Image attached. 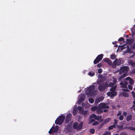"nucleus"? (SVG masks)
Wrapping results in <instances>:
<instances>
[{"instance_id": "obj_19", "label": "nucleus", "mask_w": 135, "mask_h": 135, "mask_svg": "<svg viewBox=\"0 0 135 135\" xmlns=\"http://www.w3.org/2000/svg\"><path fill=\"white\" fill-rule=\"evenodd\" d=\"M93 116L94 118L98 120L100 119L102 117V116H97L95 114L93 115Z\"/></svg>"}, {"instance_id": "obj_24", "label": "nucleus", "mask_w": 135, "mask_h": 135, "mask_svg": "<svg viewBox=\"0 0 135 135\" xmlns=\"http://www.w3.org/2000/svg\"><path fill=\"white\" fill-rule=\"evenodd\" d=\"M110 118H107L104 121V122L105 123V124L107 123H108L109 121L110 120Z\"/></svg>"}, {"instance_id": "obj_17", "label": "nucleus", "mask_w": 135, "mask_h": 135, "mask_svg": "<svg viewBox=\"0 0 135 135\" xmlns=\"http://www.w3.org/2000/svg\"><path fill=\"white\" fill-rule=\"evenodd\" d=\"M103 54H101L98 55L97 57V59H99L100 61L102 59L103 57Z\"/></svg>"}, {"instance_id": "obj_20", "label": "nucleus", "mask_w": 135, "mask_h": 135, "mask_svg": "<svg viewBox=\"0 0 135 135\" xmlns=\"http://www.w3.org/2000/svg\"><path fill=\"white\" fill-rule=\"evenodd\" d=\"M132 115H130L127 116L126 117V120L127 121H129L132 119Z\"/></svg>"}, {"instance_id": "obj_12", "label": "nucleus", "mask_w": 135, "mask_h": 135, "mask_svg": "<svg viewBox=\"0 0 135 135\" xmlns=\"http://www.w3.org/2000/svg\"><path fill=\"white\" fill-rule=\"evenodd\" d=\"M103 112V110L102 109V108H99V107H98V108L97 109V110H96V112L98 114H100L101 113Z\"/></svg>"}, {"instance_id": "obj_58", "label": "nucleus", "mask_w": 135, "mask_h": 135, "mask_svg": "<svg viewBox=\"0 0 135 135\" xmlns=\"http://www.w3.org/2000/svg\"><path fill=\"white\" fill-rule=\"evenodd\" d=\"M95 121V120L94 119H92L91 120V122H93Z\"/></svg>"}, {"instance_id": "obj_23", "label": "nucleus", "mask_w": 135, "mask_h": 135, "mask_svg": "<svg viewBox=\"0 0 135 135\" xmlns=\"http://www.w3.org/2000/svg\"><path fill=\"white\" fill-rule=\"evenodd\" d=\"M116 87L114 86L113 87L111 88L110 89V91H111V92H115V91L116 90Z\"/></svg>"}, {"instance_id": "obj_34", "label": "nucleus", "mask_w": 135, "mask_h": 135, "mask_svg": "<svg viewBox=\"0 0 135 135\" xmlns=\"http://www.w3.org/2000/svg\"><path fill=\"white\" fill-rule=\"evenodd\" d=\"M128 81H124V88L126 87L127 86V85L128 84Z\"/></svg>"}, {"instance_id": "obj_33", "label": "nucleus", "mask_w": 135, "mask_h": 135, "mask_svg": "<svg viewBox=\"0 0 135 135\" xmlns=\"http://www.w3.org/2000/svg\"><path fill=\"white\" fill-rule=\"evenodd\" d=\"M111 133L109 131H106L103 135H110Z\"/></svg>"}, {"instance_id": "obj_63", "label": "nucleus", "mask_w": 135, "mask_h": 135, "mask_svg": "<svg viewBox=\"0 0 135 135\" xmlns=\"http://www.w3.org/2000/svg\"><path fill=\"white\" fill-rule=\"evenodd\" d=\"M132 107H135V104H134L133 105Z\"/></svg>"}, {"instance_id": "obj_1", "label": "nucleus", "mask_w": 135, "mask_h": 135, "mask_svg": "<svg viewBox=\"0 0 135 135\" xmlns=\"http://www.w3.org/2000/svg\"><path fill=\"white\" fill-rule=\"evenodd\" d=\"M83 124V122H81L79 124L77 122H75L74 123L73 127L74 129L78 131L80 130L82 128Z\"/></svg>"}, {"instance_id": "obj_36", "label": "nucleus", "mask_w": 135, "mask_h": 135, "mask_svg": "<svg viewBox=\"0 0 135 135\" xmlns=\"http://www.w3.org/2000/svg\"><path fill=\"white\" fill-rule=\"evenodd\" d=\"M107 63L109 65H111L112 64V61L109 59L108 60V61L107 62Z\"/></svg>"}, {"instance_id": "obj_43", "label": "nucleus", "mask_w": 135, "mask_h": 135, "mask_svg": "<svg viewBox=\"0 0 135 135\" xmlns=\"http://www.w3.org/2000/svg\"><path fill=\"white\" fill-rule=\"evenodd\" d=\"M102 81V80H99L97 82V84H99V85L101 84Z\"/></svg>"}, {"instance_id": "obj_11", "label": "nucleus", "mask_w": 135, "mask_h": 135, "mask_svg": "<svg viewBox=\"0 0 135 135\" xmlns=\"http://www.w3.org/2000/svg\"><path fill=\"white\" fill-rule=\"evenodd\" d=\"M117 93L116 92H110L108 94V95L110 96L111 97H113L117 95Z\"/></svg>"}, {"instance_id": "obj_60", "label": "nucleus", "mask_w": 135, "mask_h": 135, "mask_svg": "<svg viewBox=\"0 0 135 135\" xmlns=\"http://www.w3.org/2000/svg\"><path fill=\"white\" fill-rule=\"evenodd\" d=\"M126 38H128V37H129V36H128V35H126Z\"/></svg>"}, {"instance_id": "obj_59", "label": "nucleus", "mask_w": 135, "mask_h": 135, "mask_svg": "<svg viewBox=\"0 0 135 135\" xmlns=\"http://www.w3.org/2000/svg\"><path fill=\"white\" fill-rule=\"evenodd\" d=\"M117 42H113V44H116L117 43Z\"/></svg>"}, {"instance_id": "obj_30", "label": "nucleus", "mask_w": 135, "mask_h": 135, "mask_svg": "<svg viewBox=\"0 0 135 135\" xmlns=\"http://www.w3.org/2000/svg\"><path fill=\"white\" fill-rule=\"evenodd\" d=\"M88 111L87 110H85V111H83V114L84 115V116H86L88 114Z\"/></svg>"}, {"instance_id": "obj_64", "label": "nucleus", "mask_w": 135, "mask_h": 135, "mask_svg": "<svg viewBox=\"0 0 135 135\" xmlns=\"http://www.w3.org/2000/svg\"><path fill=\"white\" fill-rule=\"evenodd\" d=\"M133 103L134 104H135V101H134L133 102Z\"/></svg>"}, {"instance_id": "obj_53", "label": "nucleus", "mask_w": 135, "mask_h": 135, "mask_svg": "<svg viewBox=\"0 0 135 135\" xmlns=\"http://www.w3.org/2000/svg\"><path fill=\"white\" fill-rule=\"evenodd\" d=\"M102 65V64L100 63H99L98 64L97 66L99 68H100L101 67Z\"/></svg>"}, {"instance_id": "obj_42", "label": "nucleus", "mask_w": 135, "mask_h": 135, "mask_svg": "<svg viewBox=\"0 0 135 135\" xmlns=\"http://www.w3.org/2000/svg\"><path fill=\"white\" fill-rule=\"evenodd\" d=\"M114 123L113 124L115 125L116 126L118 123L117 120L116 119H115L114 120Z\"/></svg>"}, {"instance_id": "obj_41", "label": "nucleus", "mask_w": 135, "mask_h": 135, "mask_svg": "<svg viewBox=\"0 0 135 135\" xmlns=\"http://www.w3.org/2000/svg\"><path fill=\"white\" fill-rule=\"evenodd\" d=\"M89 74L90 76H94L95 75V73H91V72H90L89 73Z\"/></svg>"}, {"instance_id": "obj_15", "label": "nucleus", "mask_w": 135, "mask_h": 135, "mask_svg": "<svg viewBox=\"0 0 135 135\" xmlns=\"http://www.w3.org/2000/svg\"><path fill=\"white\" fill-rule=\"evenodd\" d=\"M116 127V125L113 124L109 127H108V129L110 131L111 130L113 129L114 128H115Z\"/></svg>"}, {"instance_id": "obj_39", "label": "nucleus", "mask_w": 135, "mask_h": 135, "mask_svg": "<svg viewBox=\"0 0 135 135\" xmlns=\"http://www.w3.org/2000/svg\"><path fill=\"white\" fill-rule=\"evenodd\" d=\"M99 122H98L96 121L94 122L93 124V126L97 125L99 124Z\"/></svg>"}, {"instance_id": "obj_8", "label": "nucleus", "mask_w": 135, "mask_h": 135, "mask_svg": "<svg viewBox=\"0 0 135 135\" xmlns=\"http://www.w3.org/2000/svg\"><path fill=\"white\" fill-rule=\"evenodd\" d=\"M129 69V68L127 66H123L121 67L120 69V70L122 71V72L124 73H126V74H127Z\"/></svg>"}, {"instance_id": "obj_27", "label": "nucleus", "mask_w": 135, "mask_h": 135, "mask_svg": "<svg viewBox=\"0 0 135 135\" xmlns=\"http://www.w3.org/2000/svg\"><path fill=\"white\" fill-rule=\"evenodd\" d=\"M105 124L103 122V123H102L101 124H100L98 126V128L100 129Z\"/></svg>"}, {"instance_id": "obj_10", "label": "nucleus", "mask_w": 135, "mask_h": 135, "mask_svg": "<svg viewBox=\"0 0 135 135\" xmlns=\"http://www.w3.org/2000/svg\"><path fill=\"white\" fill-rule=\"evenodd\" d=\"M125 80L127 81H129V84L133 85L134 83V81L130 77L128 76L126 78Z\"/></svg>"}, {"instance_id": "obj_4", "label": "nucleus", "mask_w": 135, "mask_h": 135, "mask_svg": "<svg viewBox=\"0 0 135 135\" xmlns=\"http://www.w3.org/2000/svg\"><path fill=\"white\" fill-rule=\"evenodd\" d=\"M58 130L59 126H56L55 127H52L49 131V133L50 134L56 133L57 132Z\"/></svg>"}, {"instance_id": "obj_55", "label": "nucleus", "mask_w": 135, "mask_h": 135, "mask_svg": "<svg viewBox=\"0 0 135 135\" xmlns=\"http://www.w3.org/2000/svg\"><path fill=\"white\" fill-rule=\"evenodd\" d=\"M108 110L107 109H104L103 110V112H107L108 111Z\"/></svg>"}, {"instance_id": "obj_25", "label": "nucleus", "mask_w": 135, "mask_h": 135, "mask_svg": "<svg viewBox=\"0 0 135 135\" xmlns=\"http://www.w3.org/2000/svg\"><path fill=\"white\" fill-rule=\"evenodd\" d=\"M122 94L123 96L125 97H129V95L127 93L123 92L122 93Z\"/></svg>"}, {"instance_id": "obj_16", "label": "nucleus", "mask_w": 135, "mask_h": 135, "mask_svg": "<svg viewBox=\"0 0 135 135\" xmlns=\"http://www.w3.org/2000/svg\"><path fill=\"white\" fill-rule=\"evenodd\" d=\"M105 84L107 87L109 86L112 87L114 85L113 83L112 82L110 83L109 84L107 82H105Z\"/></svg>"}, {"instance_id": "obj_9", "label": "nucleus", "mask_w": 135, "mask_h": 135, "mask_svg": "<svg viewBox=\"0 0 135 135\" xmlns=\"http://www.w3.org/2000/svg\"><path fill=\"white\" fill-rule=\"evenodd\" d=\"M71 116V114L70 113H69L67 114L65 119V122L66 123H68L70 120Z\"/></svg>"}, {"instance_id": "obj_38", "label": "nucleus", "mask_w": 135, "mask_h": 135, "mask_svg": "<svg viewBox=\"0 0 135 135\" xmlns=\"http://www.w3.org/2000/svg\"><path fill=\"white\" fill-rule=\"evenodd\" d=\"M118 41H124V39L123 38V37H121L118 40Z\"/></svg>"}, {"instance_id": "obj_26", "label": "nucleus", "mask_w": 135, "mask_h": 135, "mask_svg": "<svg viewBox=\"0 0 135 135\" xmlns=\"http://www.w3.org/2000/svg\"><path fill=\"white\" fill-rule=\"evenodd\" d=\"M89 102L91 103H94V99L92 98H90L88 99Z\"/></svg>"}, {"instance_id": "obj_31", "label": "nucleus", "mask_w": 135, "mask_h": 135, "mask_svg": "<svg viewBox=\"0 0 135 135\" xmlns=\"http://www.w3.org/2000/svg\"><path fill=\"white\" fill-rule=\"evenodd\" d=\"M95 130L93 129H90V132L92 134L94 133Z\"/></svg>"}, {"instance_id": "obj_6", "label": "nucleus", "mask_w": 135, "mask_h": 135, "mask_svg": "<svg viewBox=\"0 0 135 135\" xmlns=\"http://www.w3.org/2000/svg\"><path fill=\"white\" fill-rule=\"evenodd\" d=\"M106 87L107 86L105 85V83H103L99 85L98 86V89L100 91L102 92L105 90Z\"/></svg>"}, {"instance_id": "obj_52", "label": "nucleus", "mask_w": 135, "mask_h": 135, "mask_svg": "<svg viewBox=\"0 0 135 135\" xmlns=\"http://www.w3.org/2000/svg\"><path fill=\"white\" fill-rule=\"evenodd\" d=\"M132 94L133 97H135V93L133 91H132Z\"/></svg>"}, {"instance_id": "obj_56", "label": "nucleus", "mask_w": 135, "mask_h": 135, "mask_svg": "<svg viewBox=\"0 0 135 135\" xmlns=\"http://www.w3.org/2000/svg\"><path fill=\"white\" fill-rule=\"evenodd\" d=\"M122 73H123V72H122V71L120 70V71L119 72V74H121Z\"/></svg>"}, {"instance_id": "obj_3", "label": "nucleus", "mask_w": 135, "mask_h": 135, "mask_svg": "<svg viewBox=\"0 0 135 135\" xmlns=\"http://www.w3.org/2000/svg\"><path fill=\"white\" fill-rule=\"evenodd\" d=\"M65 117L64 115H61L55 121V123L56 124H58L59 125L61 124L64 119Z\"/></svg>"}, {"instance_id": "obj_35", "label": "nucleus", "mask_w": 135, "mask_h": 135, "mask_svg": "<svg viewBox=\"0 0 135 135\" xmlns=\"http://www.w3.org/2000/svg\"><path fill=\"white\" fill-rule=\"evenodd\" d=\"M77 113V111L76 110H74L73 111V115H76Z\"/></svg>"}, {"instance_id": "obj_14", "label": "nucleus", "mask_w": 135, "mask_h": 135, "mask_svg": "<svg viewBox=\"0 0 135 135\" xmlns=\"http://www.w3.org/2000/svg\"><path fill=\"white\" fill-rule=\"evenodd\" d=\"M127 75L126 73H124L122 75H121L119 77L118 79V80L119 81H121L124 77L127 76Z\"/></svg>"}, {"instance_id": "obj_37", "label": "nucleus", "mask_w": 135, "mask_h": 135, "mask_svg": "<svg viewBox=\"0 0 135 135\" xmlns=\"http://www.w3.org/2000/svg\"><path fill=\"white\" fill-rule=\"evenodd\" d=\"M84 99L83 98H81L78 101V102H80V103H81L82 102L84 101Z\"/></svg>"}, {"instance_id": "obj_49", "label": "nucleus", "mask_w": 135, "mask_h": 135, "mask_svg": "<svg viewBox=\"0 0 135 135\" xmlns=\"http://www.w3.org/2000/svg\"><path fill=\"white\" fill-rule=\"evenodd\" d=\"M118 113L117 114V116H118L119 115H121L122 114V112L121 111H119Z\"/></svg>"}, {"instance_id": "obj_51", "label": "nucleus", "mask_w": 135, "mask_h": 135, "mask_svg": "<svg viewBox=\"0 0 135 135\" xmlns=\"http://www.w3.org/2000/svg\"><path fill=\"white\" fill-rule=\"evenodd\" d=\"M126 88L124 89H123V90L126 92L128 91H129V90L128 89V88H127V87Z\"/></svg>"}, {"instance_id": "obj_45", "label": "nucleus", "mask_w": 135, "mask_h": 135, "mask_svg": "<svg viewBox=\"0 0 135 135\" xmlns=\"http://www.w3.org/2000/svg\"><path fill=\"white\" fill-rule=\"evenodd\" d=\"M102 72V69L101 68L99 69L98 70V72L99 73H101Z\"/></svg>"}, {"instance_id": "obj_32", "label": "nucleus", "mask_w": 135, "mask_h": 135, "mask_svg": "<svg viewBox=\"0 0 135 135\" xmlns=\"http://www.w3.org/2000/svg\"><path fill=\"white\" fill-rule=\"evenodd\" d=\"M128 129L132 131H135V128L132 127H128L127 128Z\"/></svg>"}, {"instance_id": "obj_61", "label": "nucleus", "mask_w": 135, "mask_h": 135, "mask_svg": "<svg viewBox=\"0 0 135 135\" xmlns=\"http://www.w3.org/2000/svg\"><path fill=\"white\" fill-rule=\"evenodd\" d=\"M130 40V39H127L126 40V41H129Z\"/></svg>"}, {"instance_id": "obj_2", "label": "nucleus", "mask_w": 135, "mask_h": 135, "mask_svg": "<svg viewBox=\"0 0 135 135\" xmlns=\"http://www.w3.org/2000/svg\"><path fill=\"white\" fill-rule=\"evenodd\" d=\"M95 88V86L93 85L90 86L87 90L86 92V94L87 95H92L93 94V91Z\"/></svg>"}, {"instance_id": "obj_46", "label": "nucleus", "mask_w": 135, "mask_h": 135, "mask_svg": "<svg viewBox=\"0 0 135 135\" xmlns=\"http://www.w3.org/2000/svg\"><path fill=\"white\" fill-rule=\"evenodd\" d=\"M127 113L126 111H123V115L124 116L126 117L127 116Z\"/></svg>"}, {"instance_id": "obj_44", "label": "nucleus", "mask_w": 135, "mask_h": 135, "mask_svg": "<svg viewBox=\"0 0 135 135\" xmlns=\"http://www.w3.org/2000/svg\"><path fill=\"white\" fill-rule=\"evenodd\" d=\"M128 87L129 89L131 90L132 89V86L131 85H128Z\"/></svg>"}, {"instance_id": "obj_48", "label": "nucleus", "mask_w": 135, "mask_h": 135, "mask_svg": "<svg viewBox=\"0 0 135 135\" xmlns=\"http://www.w3.org/2000/svg\"><path fill=\"white\" fill-rule=\"evenodd\" d=\"M109 59L108 58H105V59H104L103 60L105 62H107L108 61V60Z\"/></svg>"}, {"instance_id": "obj_13", "label": "nucleus", "mask_w": 135, "mask_h": 135, "mask_svg": "<svg viewBox=\"0 0 135 135\" xmlns=\"http://www.w3.org/2000/svg\"><path fill=\"white\" fill-rule=\"evenodd\" d=\"M116 127L118 129L120 130H122L124 128H123V126L122 125L119 126L118 124H117L116 125Z\"/></svg>"}, {"instance_id": "obj_7", "label": "nucleus", "mask_w": 135, "mask_h": 135, "mask_svg": "<svg viewBox=\"0 0 135 135\" xmlns=\"http://www.w3.org/2000/svg\"><path fill=\"white\" fill-rule=\"evenodd\" d=\"M121 64V61L120 58L118 59L117 58H116L113 62V65L115 66H116V65L119 66Z\"/></svg>"}, {"instance_id": "obj_18", "label": "nucleus", "mask_w": 135, "mask_h": 135, "mask_svg": "<svg viewBox=\"0 0 135 135\" xmlns=\"http://www.w3.org/2000/svg\"><path fill=\"white\" fill-rule=\"evenodd\" d=\"M78 109L79 110L80 113L81 114H83V110L82 109V107L80 106H79L78 107Z\"/></svg>"}, {"instance_id": "obj_22", "label": "nucleus", "mask_w": 135, "mask_h": 135, "mask_svg": "<svg viewBox=\"0 0 135 135\" xmlns=\"http://www.w3.org/2000/svg\"><path fill=\"white\" fill-rule=\"evenodd\" d=\"M98 108V107L96 106H94L91 108V110L92 111L94 112L96 110H97Z\"/></svg>"}, {"instance_id": "obj_62", "label": "nucleus", "mask_w": 135, "mask_h": 135, "mask_svg": "<svg viewBox=\"0 0 135 135\" xmlns=\"http://www.w3.org/2000/svg\"><path fill=\"white\" fill-rule=\"evenodd\" d=\"M103 119H100V122H103Z\"/></svg>"}, {"instance_id": "obj_57", "label": "nucleus", "mask_w": 135, "mask_h": 135, "mask_svg": "<svg viewBox=\"0 0 135 135\" xmlns=\"http://www.w3.org/2000/svg\"><path fill=\"white\" fill-rule=\"evenodd\" d=\"M120 135H126V134L124 133H122L120 134Z\"/></svg>"}, {"instance_id": "obj_29", "label": "nucleus", "mask_w": 135, "mask_h": 135, "mask_svg": "<svg viewBox=\"0 0 135 135\" xmlns=\"http://www.w3.org/2000/svg\"><path fill=\"white\" fill-rule=\"evenodd\" d=\"M96 58L94 60L93 62L94 64H96L98 63L100 61V60H98Z\"/></svg>"}, {"instance_id": "obj_21", "label": "nucleus", "mask_w": 135, "mask_h": 135, "mask_svg": "<svg viewBox=\"0 0 135 135\" xmlns=\"http://www.w3.org/2000/svg\"><path fill=\"white\" fill-rule=\"evenodd\" d=\"M129 63L131 65L132 67H135V62H133L132 60H130L129 62Z\"/></svg>"}, {"instance_id": "obj_50", "label": "nucleus", "mask_w": 135, "mask_h": 135, "mask_svg": "<svg viewBox=\"0 0 135 135\" xmlns=\"http://www.w3.org/2000/svg\"><path fill=\"white\" fill-rule=\"evenodd\" d=\"M120 85L122 86V87L124 88V82L123 83L122 81L120 82Z\"/></svg>"}, {"instance_id": "obj_40", "label": "nucleus", "mask_w": 135, "mask_h": 135, "mask_svg": "<svg viewBox=\"0 0 135 135\" xmlns=\"http://www.w3.org/2000/svg\"><path fill=\"white\" fill-rule=\"evenodd\" d=\"M124 118V117L122 115H120L119 117V119L120 120H122Z\"/></svg>"}, {"instance_id": "obj_5", "label": "nucleus", "mask_w": 135, "mask_h": 135, "mask_svg": "<svg viewBox=\"0 0 135 135\" xmlns=\"http://www.w3.org/2000/svg\"><path fill=\"white\" fill-rule=\"evenodd\" d=\"M107 104V103H101L98 105V107L102 109H109V106Z\"/></svg>"}, {"instance_id": "obj_54", "label": "nucleus", "mask_w": 135, "mask_h": 135, "mask_svg": "<svg viewBox=\"0 0 135 135\" xmlns=\"http://www.w3.org/2000/svg\"><path fill=\"white\" fill-rule=\"evenodd\" d=\"M132 51V50H131V49H129L128 50V53H131V51Z\"/></svg>"}, {"instance_id": "obj_47", "label": "nucleus", "mask_w": 135, "mask_h": 135, "mask_svg": "<svg viewBox=\"0 0 135 135\" xmlns=\"http://www.w3.org/2000/svg\"><path fill=\"white\" fill-rule=\"evenodd\" d=\"M100 101L98 99H96V100L95 101V104H97L99 103Z\"/></svg>"}, {"instance_id": "obj_28", "label": "nucleus", "mask_w": 135, "mask_h": 135, "mask_svg": "<svg viewBox=\"0 0 135 135\" xmlns=\"http://www.w3.org/2000/svg\"><path fill=\"white\" fill-rule=\"evenodd\" d=\"M116 57V55L114 54L112 55H110V58L112 60L115 59Z\"/></svg>"}]
</instances>
